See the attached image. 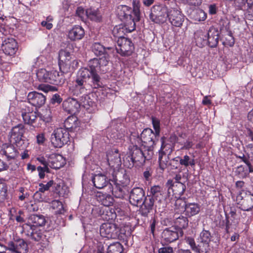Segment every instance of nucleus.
Masks as SVG:
<instances>
[{
  "instance_id": "f257e3e1",
  "label": "nucleus",
  "mask_w": 253,
  "mask_h": 253,
  "mask_svg": "<svg viewBox=\"0 0 253 253\" xmlns=\"http://www.w3.org/2000/svg\"><path fill=\"white\" fill-rule=\"evenodd\" d=\"M109 53L103 55L99 59L94 58L89 61V66L86 68H82L77 72L75 86L72 89L74 94L78 95L85 91V83L91 78L92 84L94 88L102 87L103 84L100 78L97 73L96 68L99 65L106 66L108 63Z\"/></svg>"
},
{
  "instance_id": "f03ea898",
  "label": "nucleus",
  "mask_w": 253,
  "mask_h": 253,
  "mask_svg": "<svg viewBox=\"0 0 253 253\" xmlns=\"http://www.w3.org/2000/svg\"><path fill=\"white\" fill-rule=\"evenodd\" d=\"M113 32L116 36L118 37V46L116 47L117 52L123 56L130 55L134 47L131 41L123 37L124 34L126 33L125 29L121 28L120 26H116Z\"/></svg>"
},
{
  "instance_id": "7ed1b4c3",
  "label": "nucleus",
  "mask_w": 253,
  "mask_h": 253,
  "mask_svg": "<svg viewBox=\"0 0 253 253\" xmlns=\"http://www.w3.org/2000/svg\"><path fill=\"white\" fill-rule=\"evenodd\" d=\"M116 12L119 18L124 23V25H120L121 28H124L126 33L133 31L135 29V23L131 14V8L125 5H121L118 6Z\"/></svg>"
},
{
  "instance_id": "20e7f679",
  "label": "nucleus",
  "mask_w": 253,
  "mask_h": 253,
  "mask_svg": "<svg viewBox=\"0 0 253 253\" xmlns=\"http://www.w3.org/2000/svg\"><path fill=\"white\" fill-rule=\"evenodd\" d=\"M38 80L41 82H46L57 85L63 84L65 81L63 74L56 70L48 71L45 69L39 70L36 74Z\"/></svg>"
},
{
  "instance_id": "39448f33",
  "label": "nucleus",
  "mask_w": 253,
  "mask_h": 253,
  "mask_svg": "<svg viewBox=\"0 0 253 253\" xmlns=\"http://www.w3.org/2000/svg\"><path fill=\"white\" fill-rule=\"evenodd\" d=\"M122 231L116 224L111 222L104 223L100 227L101 236L108 239H124L125 234Z\"/></svg>"
},
{
  "instance_id": "423d86ee",
  "label": "nucleus",
  "mask_w": 253,
  "mask_h": 253,
  "mask_svg": "<svg viewBox=\"0 0 253 253\" xmlns=\"http://www.w3.org/2000/svg\"><path fill=\"white\" fill-rule=\"evenodd\" d=\"M157 136L158 135L155 132H154L151 129L146 128L141 133L140 138L139 137L133 138L135 136L133 135L131 137L130 139L132 141V139H133L134 142L132 143H134L135 144H139L142 143V145L144 147H151L155 144V142L157 140Z\"/></svg>"
},
{
  "instance_id": "0eeeda50",
  "label": "nucleus",
  "mask_w": 253,
  "mask_h": 253,
  "mask_svg": "<svg viewBox=\"0 0 253 253\" xmlns=\"http://www.w3.org/2000/svg\"><path fill=\"white\" fill-rule=\"evenodd\" d=\"M169 12L168 7L162 4L153 5L149 14L150 19L156 23H164L167 19Z\"/></svg>"
},
{
  "instance_id": "6e6552de",
  "label": "nucleus",
  "mask_w": 253,
  "mask_h": 253,
  "mask_svg": "<svg viewBox=\"0 0 253 253\" xmlns=\"http://www.w3.org/2000/svg\"><path fill=\"white\" fill-rule=\"evenodd\" d=\"M69 140V132L66 129L62 127L55 129L51 134V142L55 147H62Z\"/></svg>"
},
{
  "instance_id": "1a4fd4ad",
  "label": "nucleus",
  "mask_w": 253,
  "mask_h": 253,
  "mask_svg": "<svg viewBox=\"0 0 253 253\" xmlns=\"http://www.w3.org/2000/svg\"><path fill=\"white\" fill-rule=\"evenodd\" d=\"M25 131L24 126L22 124H18L13 127L10 131V142L17 147H21L24 144L22 138Z\"/></svg>"
},
{
  "instance_id": "9d476101",
  "label": "nucleus",
  "mask_w": 253,
  "mask_h": 253,
  "mask_svg": "<svg viewBox=\"0 0 253 253\" xmlns=\"http://www.w3.org/2000/svg\"><path fill=\"white\" fill-rule=\"evenodd\" d=\"M5 252L0 253H26L28 250V245L23 239H19L15 242H9L7 247H4Z\"/></svg>"
},
{
  "instance_id": "9b49d317",
  "label": "nucleus",
  "mask_w": 253,
  "mask_h": 253,
  "mask_svg": "<svg viewBox=\"0 0 253 253\" xmlns=\"http://www.w3.org/2000/svg\"><path fill=\"white\" fill-rule=\"evenodd\" d=\"M183 235L181 229H177L176 227L166 228L162 233L163 240L167 243H170L177 240L179 237Z\"/></svg>"
},
{
  "instance_id": "f8f14e48",
  "label": "nucleus",
  "mask_w": 253,
  "mask_h": 253,
  "mask_svg": "<svg viewBox=\"0 0 253 253\" xmlns=\"http://www.w3.org/2000/svg\"><path fill=\"white\" fill-rule=\"evenodd\" d=\"M135 144L129 152L127 158L130 159L132 164L130 166H133L135 164L136 166L142 165L145 162V157L144 152Z\"/></svg>"
},
{
  "instance_id": "ddd939ff",
  "label": "nucleus",
  "mask_w": 253,
  "mask_h": 253,
  "mask_svg": "<svg viewBox=\"0 0 253 253\" xmlns=\"http://www.w3.org/2000/svg\"><path fill=\"white\" fill-rule=\"evenodd\" d=\"M23 228L24 232H26L27 235L36 242L43 240L45 238L42 230L38 227H33V226L30 224H25Z\"/></svg>"
},
{
  "instance_id": "4468645a",
  "label": "nucleus",
  "mask_w": 253,
  "mask_h": 253,
  "mask_svg": "<svg viewBox=\"0 0 253 253\" xmlns=\"http://www.w3.org/2000/svg\"><path fill=\"white\" fill-rule=\"evenodd\" d=\"M144 197L145 192L142 188H133L129 194V202L133 206H138L142 203Z\"/></svg>"
},
{
  "instance_id": "2eb2a0df",
  "label": "nucleus",
  "mask_w": 253,
  "mask_h": 253,
  "mask_svg": "<svg viewBox=\"0 0 253 253\" xmlns=\"http://www.w3.org/2000/svg\"><path fill=\"white\" fill-rule=\"evenodd\" d=\"M238 199L241 198L240 208L245 211H249L253 208V194L251 192L240 193L238 196Z\"/></svg>"
},
{
  "instance_id": "dca6fc26",
  "label": "nucleus",
  "mask_w": 253,
  "mask_h": 253,
  "mask_svg": "<svg viewBox=\"0 0 253 253\" xmlns=\"http://www.w3.org/2000/svg\"><path fill=\"white\" fill-rule=\"evenodd\" d=\"M1 48L5 54L12 56L16 53L18 49L17 42L13 38L5 39L2 42Z\"/></svg>"
},
{
  "instance_id": "f3484780",
  "label": "nucleus",
  "mask_w": 253,
  "mask_h": 253,
  "mask_svg": "<svg viewBox=\"0 0 253 253\" xmlns=\"http://www.w3.org/2000/svg\"><path fill=\"white\" fill-rule=\"evenodd\" d=\"M27 99L31 104L36 107H41L45 104L46 101V96L37 91L29 92Z\"/></svg>"
},
{
  "instance_id": "a211bd4d",
  "label": "nucleus",
  "mask_w": 253,
  "mask_h": 253,
  "mask_svg": "<svg viewBox=\"0 0 253 253\" xmlns=\"http://www.w3.org/2000/svg\"><path fill=\"white\" fill-rule=\"evenodd\" d=\"M168 18L172 25L177 27H181L184 21V15L179 10L173 8L169 9Z\"/></svg>"
},
{
  "instance_id": "6ab92c4d",
  "label": "nucleus",
  "mask_w": 253,
  "mask_h": 253,
  "mask_svg": "<svg viewBox=\"0 0 253 253\" xmlns=\"http://www.w3.org/2000/svg\"><path fill=\"white\" fill-rule=\"evenodd\" d=\"M64 111L69 114H75L79 112L81 104L74 98H68L64 100L62 104Z\"/></svg>"
},
{
  "instance_id": "aec40b11",
  "label": "nucleus",
  "mask_w": 253,
  "mask_h": 253,
  "mask_svg": "<svg viewBox=\"0 0 253 253\" xmlns=\"http://www.w3.org/2000/svg\"><path fill=\"white\" fill-rule=\"evenodd\" d=\"M21 116L24 123L29 125H33L37 118L36 112L29 106H25L22 109Z\"/></svg>"
},
{
  "instance_id": "412c9836",
  "label": "nucleus",
  "mask_w": 253,
  "mask_h": 253,
  "mask_svg": "<svg viewBox=\"0 0 253 253\" xmlns=\"http://www.w3.org/2000/svg\"><path fill=\"white\" fill-rule=\"evenodd\" d=\"M48 158L49 166L54 169H59L66 164L65 159L59 154L53 153L47 157Z\"/></svg>"
},
{
  "instance_id": "4be33fe9",
  "label": "nucleus",
  "mask_w": 253,
  "mask_h": 253,
  "mask_svg": "<svg viewBox=\"0 0 253 253\" xmlns=\"http://www.w3.org/2000/svg\"><path fill=\"white\" fill-rule=\"evenodd\" d=\"M112 172V177L109 176V180L112 182L118 183L123 187L126 186L129 182V179L128 176L125 173L121 172H117L115 174L114 169H110Z\"/></svg>"
},
{
  "instance_id": "5701e85b",
  "label": "nucleus",
  "mask_w": 253,
  "mask_h": 253,
  "mask_svg": "<svg viewBox=\"0 0 253 253\" xmlns=\"http://www.w3.org/2000/svg\"><path fill=\"white\" fill-rule=\"evenodd\" d=\"M76 81V79L73 81V85L70 88V92L71 94H72L74 96H80V104L81 105H82L84 107L87 108L88 106H92L93 102L90 100L89 96L87 94V88L86 86V83H85V91L84 93H81L79 94L76 95L74 94V92L73 91L72 89L73 88V87L75 86V83Z\"/></svg>"
},
{
  "instance_id": "b1692460",
  "label": "nucleus",
  "mask_w": 253,
  "mask_h": 253,
  "mask_svg": "<svg viewBox=\"0 0 253 253\" xmlns=\"http://www.w3.org/2000/svg\"><path fill=\"white\" fill-rule=\"evenodd\" d=\"M154 204V199L151 195L144 197L141 206L140 211L141 214L144 216H147L148 213L152 210Z\"/></svg>"
},
{
  "instance_id": "393cba45",
  "label": "nucleus",
  "mask_w": 253,
  "mask_h": 253,
  "mask_svg": "<svg viewBox=\"0 0 253 253\" xmlns=\"http://www.w3.org/2000/svg\"><path fill=\"white\" fill-rule=\"evenodd\" d=\"M109 176H110L107 175V173L95 175L92 179L94 186L98 189H102L107 185L108 186L109 181H111L109 180Z\"/></svg>"
},
{
  "instance_id": "a878e982",
  "label": "nucleus",
  "mask_w": 253,
  "mask_h": 253,
  "mask_svg": "<svg viewBox=\"0 0 253 253\" xmlns=\"http://www.w3.org/2000/svg\"><path fill=\"white\" fill-rule=\"evenodd\" d=\"M219 32L215 28L211 27L207 34V42L211 47H216L218 43Z\"/></svg>"
},
{
  "instance_id": "bb28decb",
  "label": "nucleus",
  "mask_w": 253,
  "mask_h": 253,
  "mask_svg": "<svg viewBox=\"0 0 253 253\" xmlns=\"http://www.w3.org/2000/svg\"><path fill=\"white\" fill-rule=\"evenodd\" d=\"M46 222L44 216L42 214H33L29 217L28 224L33 226V227L43 226Z\"/></svg>"
},
{
  "instance_id": "cd10ccee",
  "label": "nucleus",
  "mask_w": 253,
  "mask_h": 253,
  "mask_svg": "<svg viewBox=\"0 0 253 253\" xmlns=\"http://www.w3.org/2000/svg\"><path fill=\"white\" fill-rule=\"evenodd\" d=\"M107 158L108 164L111 167H118L121 164L120 154L118 150L109 152Z\"/></svg>"
},
{
  "instance_id": "c85d7f7f",
  "label": "nucleus",
  "mask_w": 253,
  "mask_h": 253,
  "mask_svg": "<svg viewBox=\"0 0 253 253\" xmlns=\"http://www.w3.org/2000/svg\"><path fill=\"white\" fill-rule=\"evenodd\" d=\"M84 35V29L80 26L74 27L68 33V37L72 41L82 39Z\"/></svg>"
},
{
  "instance_id": "c756f323",
  "label": "nucleus",
  "mask_w": 253,
  "mask_h": 253,
  "mask_svg": "<svg viewBox=\"0 0 253 253\" xmlns=\"http://www.w3.org/2000/svg\"><path fill=\"white\" fill-rule=\"evenodd\" d=\"M0 152L2 154L4 155L8 160L14 159L17 155V151L13 146L7 144L2 145Z\"/></svg>"
},
{
  "instance_id": "7c9ffc66",
  "label": "nucleus",
  "mask_w": 253,
  "mask_h": 253,
  "mask_svg": "<svg viewBox=\"0 0 253 253\" xmlns=\"http://www.w3.org/2000/svg\"><path fill=\"white\" fill-rule=\"evenodd\" d=\"M171 161L173 162H179L180 165L185 168H187L189 166L193 167L196 165L195 160L194 158H191L187 155H185L182 157H176L172 159Z\"/></svg>"
},
{
  "instance_id": "2f4dec72",
  "label": "nucleus",
  "mask_w": 253,
  "mask_h": 253,
  "mask_svg": "<svg viewBox=\"0 0 253 253\" xmlns=\"http://www.w3.org/2000/svg\"><path fill=\"white\" fill-rule=\"evenodd\" d=\"M108 187L109 192L112 193L115 197L121 199L124 198L125 193L119 183L109 182Z\"/></svg>"
},
{
  "instance_id": "473e14b6",
  "label": "nucleus",
  "mask_w": 253,
  "mask_h": 253,
  "mask_svg": "<svg viewBox=\"0 0 253 253\" xmlns=\"http://www.w3.org/2000/svg\"><path fill=\"white\" fill-rule=\"evenodd\" d=\"M200 210V206L197 203H187L185 208V212L186 215L191 217L199 213Z\"/></svg>"
},
{
  "instance_id": "72a5a7b5",
  "label": "nucleus",
  "mask_w": 253,
  "mask_h": 253,
  "mask_svg": "<svg viewBox=\"0 0 253 253\" xmlns=\"http://www.w3.org/2000/svg\"><path fill=\"white\" fill-rule=\"evenodd\" d=\"M116 211H119V209L113 208H106L101 214L102 219L106 221L114 220L117 217Z\"/></svg>"
},
{
  "instance_id": "f704fd0d",
  "label": "nucleus",
  "mask_w": 253,
  "mask_h": 253,
  "mask_svg": "<svg viewBox=\"0 0 253 253\" xmlns=\"http://www.w3.org/2000/svg\"><path fill=\"white\" fill-rule=\"evenodd\" d=\"M186 186L182 182H173L171 184V189L175 197L181 196L184 192Z\"/></svg>"
},
{
  "instance_id": "c9c22d12",
  "label": "nucleus",
  "mask_w": 253,
  "mask_h": 253,
  "mask_svg": "<svg viewBox=\"0 0 253 253\" xmlns=\"http://www.w3.org/2000/svg\"><path fill=\"white\" fill-rule=\"evenodd\" d=\"M97 199L99 203L105 207L111 206L114 202L113 198L109 194L99 193Z\"/></svg>"
},
{
  "instance_id": "e433bc0d",
  "label": "nucleus",
  "mask_w": 253,
  "mask_h": 253,
  "mask_svg": "<svg viewBox=\"0 0 253 253\" xmlns=\"http://www.w3.org/2000/svg\"><path fill=\"white\" fill-rule=\"evenodd\" d=\"M92 49L94 54L97 56H101L104 54H107V50H111L112 47H109L105 48L104 46L99 42L94 43L92 46Z\"/></svg>"
},
{
  "instance_id": "4c0bfd02",
  "label": "nucleus",
  "mask_w": 253,
  "mask_h": 253,
  "mask_svg": "<svg viewBox=\"0 0 253 253\" xmlns=\"http://www.w3.org/2000/svg\"><path fill=\"white\" fill-rule=\"evenodd\" d=\"M150 193L151 197L158 201H161L163 198V188L159 185H155L151 187Z\"/></svg>"
},
{
  "instance_id": "58836bf2",
  "label": "nucleus",
  "mask_w": 253,
  "mask_h": 253,
  "mask_svg": "<svg viewBox=\"0 0 253 253\" xmlns=\"http://www.w3.org/2000/svg\"><path fill=\"white\" fill-rule=\"evenodd\" d=\"M85 14L87 17L91 20L98 22L101 20V16L99 11L95 8H89L85 10Z\"/></svg>"
},
{
  "instance_id": "ea45409f",
  "label": "nucleus",
  "mask_w": 253,
  "mask_h": 253,
  "mask_svg": "<svg viewBox=\"0 0 253 253\" xmlns=\"http://www.w3.org/2000/svg\"><path fill=\"white\" fill-rule=\"evenodd\" d=\"M194 38L198 46L203 45L207 43V34L202 30H197L195 33Z\"/></svg>"
},
{
  "instance_id": "a19ab883",
  "label": "nucleus",
  "mask_w": 253,
  "mask_h": 253,
  "mask_svg": "<svg viewBox=\"0 0 253 253\" xmlns=\"http://www.w3.org/2000/svg\"><path fill=\"white\" fill-rule=\"evenodd\" d=\"M77 118L74 116L68 117L64 122V126L67 129H74L78 126Z\"/></svg>"
},
{
  "instance_id": "79ce46f5",
  "label": "nucleus",
  "mask_w": 253,
  "mask_h": 253,
  "mask_svg": "<svg viewBox=\"0 0 253 253\" xmlns=\"http://www.w3.org/2000/svg\"><path fill=\"white\" fill-rule=\"evenodd\" d=\"M188 222L187 217L183 215H180L176 217L174 223L177 229L182 230V229H185L188 226Z\"/></svg>"
},
{
  "instance_id": "37998d69",
  "label": "nucleus",
  "mask_w": 253,
  "mask_h": 253,
  "mask_svg": "<svg viewBox=\"0 0 253 253\" xmlns=\"http://www.w3.org/2000/svg\"><path fill=\"white\" fill-rule=\"evenodd\" d=\"M51 208L56 214H63L65 210L62 203L59 200H53L51 203Z\"/></svg>"
},
{
  "instance_id": "c03bdc74",
  "label": "nucleus",
  "mask_w": 253,
  "mask_h": 253,
  "mask_svg": "<svg viewBox=\"0 0 253 253\" xmlns=\"http://www.w3.org/2000/svg\"><path fill=\"white\" fill-rule=\"evenodd\" d=\"M71 61L59 62V69L61 71L60 74H63L64 76L65 74L73 72L74 69L73 67H71Z\"/></svg>"
},
{
  "instance_id": "a18cd8bd",
  "label": "nucleus",
  "mask_w": 253,
  "mask_h": 253,
  "mask_svg": "<svg viewBox=\"0 0 253 253\" xmlns=\"http://www.w3.org/2000/svg\"><path fill=\"white\" fill-rule=\"evenodd\" d=\"M211 235L209 231L203 230L198 238L199 241L203 245H208L211 241Z\"/></svg>"
},
{
  "instance_id": "49530a36",
  "label": "nucleus",
  "mask_w": 253,
  "mask_h": 253,
  "mask_svg": "<svg viewBox=\"0 0 253 253\" xmlns=\"http://www.w3.org/2000/svg\"><path fill=\"white\" fill-rule=\"evenodd\" d=\"M123 246L119 242L111 244L108 248V253H122Z\"/></svg>"
},
{
  "instance_id": "de8ad7c7",
  "label": "nucleus",
  "mask_w": 253,
  "mask_h": 253,
  "mask_svg": "<svg viewBox=\"0 0 253 253\" xmlns=\"http://www.w3.org/2000/svg\"><path fill=\"white\" fill-rule=\"evenodd\" d=\"M58 59L59 62H69L71 61V55L69 52L61 49L59 52Z\"/></svg>"
},
{
  "instance_id": "09e8293b",
  "label": "nucleus",
  "mask_w": 253,
  "mask_h": 253,
  "mask_svg": "<svg viewBox=\"0 0 253 253\" xmlns=\"http://www.w3.org/2000/svg\"><path fill=\"white\" fill-rule=\"evenodd\" d=\"M192 17L196 21H202L206 19L207 14L202 9H197L193 12Z\"/></svg>"
},
{
  "instance_id": "8fccbe9b",
  "label": "nucleus",
  "mask_w": 253,
  "mask_h": 253,
  "mask_svg": "<svg viewBox=\"0 0 253 253\" xmlns=\"http://www.w3.org/2000/svg\"><path fill=\"white\" fill-rule=\"evenodd\" d=\"M133 12L134 17V22L140 20V3L137 0H133Z\"/></svg>"
},
{
  "instance_id": "3c124183",
  "label": "nucleus",
  "mask_w": 253,
  "mask_h": 253,
  "mask_svg": "<svg viewBox=\"0 0 253 253\" xmlns=\"http://www.w3.org/2000/svg\"><path fill=\"white\" fill-rule=\"evenodd\" d=\"M169 156L164 155L162 153H159V162L160 169L164 170L167 166Z\"/></svg>"
},
{
  "instance_id": "603ef678",
  "label": "nucleus",
  "mask_w": 253,
  "mask_h": 253,
  "mask_svg": "<svg viewBox=\"0 0 253 253\" xmlns=\"http://www.w3.org/2000/svg\"><path fill=\"white\" fill-rule=\"evenodd\" d=\"M7 187L5 184L0 183V203L4 201L7 197Z\"/></svg>"
},
{
  "instance_id": "864d4df0",
  "label": "nucleus",
  "mask_w": 253,
  "mask_h": 253,
  "mask_svg": "<svg viewBox=\"0 0 253 253\" xmlns=\"http://www.w3.org/2000/svg\"><path fill=\"white\" fill-rule=\"evenodd\" d=\"M174 146L169 144L164 145L162 144L161 150L159 153H162L164 155L169 156L173 151Z\"/></svg>"
},
{
  "instance_id": "5fc2aeb1",
  "label": "nucleus",
  "mask_w": 253,
  "mask_h": 253,
  "mask_svg": "<svg viewBox=\"0 0 253 253\" xmlns=\"http://www.w3.org/2000/svg\"><path fill=\"white\" fill-rule=\"evenodd\" d=\"M235 43L234 39L231 32L230 31L225 36V40L223 42V44L225 46H232Z\"/></svg>"
},
{
  "instance_id": "6e6d98bb",
  "label": "nucleus",
  "mask_w": 253,
  "mask_h": 253,
  "mask_svg": "<svg viewBox=\"0 0 253 253\" xmlns=\"http://www.w3.org/2000/svg\"><path fill=\"white\" fill-rule=\"evenodd\" d=\"M53 183H54V182H53V180H50L46 184L40 183L39 184V186L40 187L39 189V191H37L35 194V196H37V195L40 194V192L43 193L45 191L48 190L49 189V188L53 185Z\"/></svg>"
},
{
  "instance_id": "4d7b16f0",
  "label": "nucleus",
  "mask_w": 253,
  "mask_h": 253,
  "mask_svg": "<svg viewBox=\"0 0 253 253\" xmlns=\"http://www.w3.org/2000/svg\"><path fill=\"white\" fill-rule=\"evenodd\" d=\"M186 243L189 244L191 249L196 252H200V250H201L200 248L201 247V245L200 244H198L197 246L196 245V243L195 242V241L194 239L190 237H188L186 240Z\"/></svg>"
},
{
  "instance_id": "13d9d810",
  "label": "nucleus",
  "mask_w": 253,
  "mask_h": 253,
  "mask_svg": "<svg viewBox=\"0 0 253 253\" xmlns=\"http://www.w3.org/2000/svg\"><path fill=\"white\" fill-rule=\"evenodd\" d=\"M152 124H153L154 129H155V132L156 133V134H157L158 135H159L160 134V121L157 118L152 117Z\"/></svg>"
},
{
  "instance_id": "bf43d9fd",
  "label": "nucleus",
  "mask_w": 253,
  "mask_h": 253,
  "mask_svg": "<svg viewBox=\"0 0 253 253\" xmlns=\"http://www.w3.org/2000/svg\"><path fill=\"white\" fill-rule=\"evenodd\" d=\"M39 89L43 91L45 93H47L49 91H54L56 90V87L46 84L40 85L39 86Z\"/></svg>"
},
{
  "instance_id": "052dcab7",
  "label": "nucleus",
  "mask_w": 253,
  "mask_h": 253,
  "mask_svg": "<svg viewBox=\"0 0 253 253\" xmlns=\"http://www.w3.org/2000/svg\"><path fill=\"white\" fill-rule=\"evenodd\" d=\"M147 148V151L145 150L144 152V155L145 157V161L150 160L153 155V146H151V147H145Z\"/></svg>"
},
{
  "instance_id": "680f3d73",
  "label": "nucleus",
  "mask_w": 253,
  "mask_h": 253,
  "mask_svg": "<svg viewBox=\"0 0 253 253\" xmlns=\"http://www.w3.org/2000/svg\"><path fill=\"white\" fill-rule=\"evenodd\" d=\"M76 14L82 20H84L85 17H86L85 11L82 7H78L76 10Z\"/></svg>"
},
{
  "instance_id": "e2e57ef3",
  "label": "nucleus",
  "mask_w": 253,
  "mask_h": 253,
  "mask_svg": "<svg viewBox=\"0 0 253 253\" xmlns=\"http://www.w3.org/2000/svg\"><path fill=\"white\" fill-rule=\"evenodd\" d=\"M158 252L159 253H174V250L172 247L167 246L159 249Z\"/></svg>"
},
{
  "instance_id": "0e129e2a",
  "label": "nucleus",
  "mask_w": 253,
  "mask_h": 253,
  "mask_svg": "<svg viewBox=\"0 0 253 253\" xmlns=\"http://www.w3.org/2000/svg\"><path fill=\"white\" fill-rule=\"evenodd\" d=\"M187 203L181 199H177L175 202V206L176 208L180 209V207L185 208Z\"/></svg>"
},
{
  "instance_id": "69168bd1",
  "label": "nucleus",
  "mask_w": 253,
  "mask_h": 253,
  "mask_svg": "<svg viewBox=\"0 0 253 253\" xmlns=\"http://www.w3.org/2000/svg\"><path fill=\"white\" fill-rule=\"evenodd\" d=\"M193 145L194 144L192 141L187 140L185 142H184L183 147L181 149L182 150H189V149L191 148Z\"/></svg>"
},
{
  "instance_id": "338daca9",
  "label": "nucleus",
  "mask_w": 253,
  "mask_h": 253,
  "mask_svg": "<svg viewBox=\"0 0 253 253\" xmlns=\"http://www.w3.org/2000/svg\"><path fill=\"white\" fill-rule=\"evenodd\" d=\"M189 4L194 6H199L202 3V0H186Z\"/></svg>"
},
{
  "instance_id": "774afa93",
  "label": "nucleus",
  "mask_w": 253,
  "mask_h": 253,
  "mask_svg": "<svg viewBox=\"0 0 253 253\" xmlns=\"http://www.w3.org/2000/svg\"><path fill=\"white\" fill-rule=\"evenodd\" d=\"M246 17L249 20H253V7L248 8Z\"/></svg>"
}]
</instances>
